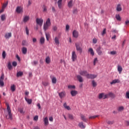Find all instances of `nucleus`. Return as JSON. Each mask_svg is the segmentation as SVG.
Listing matches in <instances>:
<instances>
[{"mask_svg": "<svg viewBox=\"0 0 129 129\" xmlns=\"http://www.w3.org/2000/svg\"><path fill=\"white\" fill-rule=\"evenodd\" d=\"M11 90H12V91H13V92H14V91H16V86H15V85H13L12 86H11Z\"/></svg>", "mask_w": 129, "mask_h": 129, "instance_id": "37", "label": "nucleus"}, {"mask_svg": "<svg viewBox=\"0 0 129 129\" xmlns=\"http://www.w3.org/2000/svg\"><path fill=\"white\" fill-rule=\"evenodd\" d=\"M42 84L43 85V86H48L49 85V83L48 82L46 81H42Z\"/></svg>", "mask_w": 129, "mask_h": 129, "instance_id": "33", "label": "nucleus"}, {"mask_svg": "<svg viewBox=\"0 0 129 129\" xmlns=\"http://www.w3.org/2000/svg\"><path fill=\"white\" fill-rule=\"evenodd\" d=\"M117 12H121L122 9L121 8V5L120 4H118L116 7Z\"/></svg>", "mask_w": 129, "mask_h": 129, "instance_id": "19", "label": "nucleus"}, {"mask_svg": "<svg viewBox=\"0 0 129 129\" xmlns=\"http://www.w3.org/2000/svg\"><path fill=\"white\" fill-rule=\"evenodd\" d=\"M4 85H5V83H4V81L0 80V86H2L3 87V86H4Z\"/></svg>", "mask_w": 129, "mask_h": 129, "instance_id": "51", "label": "nucleus"}, {"mask_svg": "<svg viewBox=\"0 0 129 129\" xmlns=\"http://www.w3.org/2000/svg\"><path fill=\"white\" fill-rule=\"evenodd\" d=\"M106 29H104V30H103V32H102V35H104V34H106Z\"/></svg>", "mask_w": 129, "mask_h": 129, "instance_id": "58", "label": "nucleus"}, {"mask_svg": "<svg viewBox=\"0 0 129 129\" xmlns=\"http://www.w3.org/2000/svg\"><path fill=\"white\" fill-rule=\"evenodd\" d=\"M106 122L107 123V124H113V123H114V121L107 120L106 121Z\"/></svg>", "mask_w": 129, "mask_h": 129, "instance_id": "38", "label": "nucleus"}, {"mask_svg": "<svg viewBox=\"0 0 129 129\" xmlns=\"http://www.w3.org/2000/svg\"><path fill=\"white\" fill-rule=\"evenodd\" d=\"M98 62V60H97V57H96L94 58V65L95 66V65L96 64V62Z\"/></svg>", "mask_w": 129, "mask_h": 129, "instance_id": "49", "label": "nucleus"}, {"mask_svg": "<svg viewBox=\"0 0 129 129\" xmlns=\"http://www.w3.org/2000/svg\"><path fill=\"white\" fill-rule=\"evenodd\" d=\"M80 116L83 121H84V122H87V119H86V117H85V116H84L83 114H81Z\"/></svg>", "mask_w": 129, "mask_h": 129, "instance_id": "20", "label": "nucleus"}, {"mask_svg": "<svg viewBox=\"0 0 129 129\" xmlns=\"http://www.w3.org/2000/svg\"><path fill=\"white\" fill-rule=\"evenodd\" d=\"M54 42L57 46H58V45H59V44H60V42L59 41V37L56 36L54 38Z\"/></svg>", "mask_w": 129, "mask_h": 129, "instance_id": "14", "label": "nucleus"}, {"mask_svg": "<svg viewBox=\"0 0 129 129\" xmlns=\"http://www.w3.org/2000/svg\"><path fill=\"white\" fill-rule=\"evenodd\" d=\"M12 65H13V66H14V67H16L17 66V65H18V63L16 61H14L12 63Z\"/></svg>", "mask_w": 129, "mask_h": 129, "instance_id": "56", "label": "nucleus"}, {"mask_svg": "<svg viewBox=\"0 0 129 129\" xmlns=\"http://www.w3.org/2000/svg\"><path fill=\"white\" fill-rule=\"evenodd\" d=\"M126 98L129 99V92H126Z\"/></svg>", "mask_w": 129, "mask_h": 129, "instance_id": "64", "label": "nucleus"}, {"mask_svg": "<svg viewBox=\"0 0 129 129\" xmlns=\"http://www.w3.org/2000/svg\"><path fill=\"white\" fill-rule=\"evenodd\" d=\"M78 32L76 30H74L73 32V36L74 38H78Z\"/></svg>", "mask_w": 129, "mask_h": 129, "instance_id": "12", "label": "nucleus"}, {"mask_svg": "<svg viewBox=\"0 0 129 129\" xmlns=\"http://www.w3.org/2000/svg\"><path fill=\"white\" fill-rule=\"evenodd\" d=\"M32 64L33 65L36 66L37 64H38V61H33Z\"/></svg>", "mask_w": 129, "mask_h": 129, "instance_id": "59", "label": "nucleus"}, {"mask_svg": "<svg viewBox=\"0 0 129 129\" xmlns=\"http://www.w3.org/2000/svg\"><path fill=\"white\" fill-rule=\"evenodd\" d=\"M77 79L79 81V82H83V78L81 76L78 75Z\"/></svg>", "mask_w": 129, "mask_h": 129, "instance_id": "24", "label": "nucleus"}, {"mask_svg": "<svg viewBox=\"0 0 129 129\" xmlns=\"http://www.w3.org/2000/svg\"><path fill=\"white\" fill-rule=\"evenodd\" d=\"M49 27H50L49 25H47V24H45V23L44 24L43 29L45 32H46V31H47V29H49Z\"/></svg>", "mask_w": 129, "mask_h": 129, "instance_id": "30", "label": "nucleus"}, {"mask_svg": "<svg viewBox=\"0 0 129 129\" xmlns=\"http://www.w3.org/2000/svg\"><path fill=\"white\" fill-rule=\"evenodd\" d=\"M38 118H39V117L38 116V115H36L34 117L33 120L37 121V120H38Z\"/></svg>", "mask_w": 129, "mask_h": 129, "instance_id": "57", "label": "nucleus"}, {"mask_svg": "<svg viewBox=\"0 0 129 129\" xmlns=\"http://www.w3.org/2000/svg\"><path fill=\"white\" fill-rule=\"evenodd\" d=\"M75 45L77 51H79L80 53H82V48L81 47V44L80 43H76Z\"/></svg>", "mask_w": 129, "mask_h": 129, "instance_id": "2", "label": "nucleus"}, {"mask_svg": "<svg viewBox=\"0 0 129 129\" xmlns=\"http://www.w3.org/2000/svg\"><path fill=\"white\" fill-rule=\"evenodd\" d=\"M73 3V0H71L70 2H69L68 4V7L69 8H70V9H71V8H72L73 5L72 4Z\"/></svg>", "mask_w": 129, "mask_h": 129, "instance_id": "25", "label": "nucleus"}, {"mask_svg": "<svg viewBox=\"0 0 129 129\" xmlns=\"http://www.w3.org/2000/svg\"><path fill=\"white\" fill-rule=\"evenodd\" d=\"M51 81H52V83H53V84H56V83H57V79H56L55 77H53L51 78Z\"/></svg>", "mask_w": 129, "mask_h": 129, "instance_id": "27", "label": "nucleus"}, {"mask_svg": "<svg viewBox=\"0 0 129 129\" xmlns=\"http://www.w3.org/2000/svg\"><path fill=\"white\" fill-rule=\"evenodd\" d=\"M43 121L44 122V125H48V124H49V120L48 119V117H45L44 118Z\"/></svg>", "mask_w": 129, "mask_h": 129, "instance_id": "15", "label": "nucleus"}, {"mask_svg": "<svg viewBox=\"0 0 129 129\" xmlns=\"http://www.w3.org/2000/svg\"><path fill=\"white\" fill-rule=\"evenodd\" d=\"M40 42V44L41 45H43V44H44V43H45V38L43 37H41Z\"/></svg>", "mask_w": 129, "mask_h": 129, "instance_id": "32", "label": "nucleus"}, {"mask_svg": "<svg viewBox=\"0 0 129 129\" xmlns=\"http://www.w3.org/2000/svg\"><path fill=\"white\" fill-rule=\"evenodd\" d=\"M57 5L59 9H62V0H58Z\"/></svg>", "mask_w": 129, "mask_h": 129, "instance_id": "26", "label": "nucleus"}, {"mask_svg": "<svg viewBox=\"0 0 129 129\" xmlns=\"http://www.w3.org/2000/svg\"><path fill=\"white\" fill-rule=\"evenodd\" d=\"M89 52H90L92 56H94V51H93V49L90 48L89 49Z\"/></svg>", "mask_w": 129, "mask_h": 129, "instance_id": "31", "label": "nucleus"}, {"mask_svg": "<svg viewBox=\"0 0 129 129\" xmlns=\"http://www.w3.org/2000/svg\"><path fill=\"white\" fill-rule=\"evenodd\" d=\"M45 36L47 41H49L50 39V33L45 32Z\"/></svg>", "mask_w": 129, "mask_h": 129, "instance_id": "35", "label": "nucleus"}, {"mask_svg": "<svg viewBox=\"0 0 129 129\" xmlns=\"http://www.w3.org/2000/svg\"><path fill=\"white\" fill-rule=\"evenodd\" d=\"M23 75H24V73H23L22 72H18L17 74V76L18 77L23 76Z\"/></svg>", "mask_w": 129, "mask_h": 129, "instance_id": "34", "label": "nucleus"}, {"mask_svg": "<svg viewBox=\"0 0 129 129\" xmlns=\"http://www.w3.org/2000/svg\"><path fill=\"white\" fill-rule=\"evenodd\" d=\"M52 11L53 13H56V9L54 7H52Z\"/></svg>", "mask_w": 129, "mask_h": 129, "instance_id": "60", "label": "nucleus"}, {"mask_svg": "<svg viewBox=\"0 0 129 129\" xmlns=\"http://www.w3.org/2000/svg\"><path fill=\"white\" fill-rule=\"evenodd\" d=\"M120 82V81L118 79H115L113 80L111 82H110V84L112 85V84H115V83H119Z\"/></svg>", "mask_w": 129, "mask_h": 129, "instance_id": "17", "label": "nucleus"}, {"mask_svg": "<svg viewBox=\"0 0 129 129\" xmlns=\"http://www.w3.org/2000/svg\"><path fill=\"white\" fill-rule=\"evenodd\" d=\"M45 62L46 64H50L51 63V58L49 56H47L45 58Z\"/></svg>", "mask_w": 129, "mask_h": 129, "instance_id": "23", "label": "nucleus"}, {"mask_svg": "<svg viewBox=\"0 0 129 129\" xmlns=\"http://www.w3.org/2000/svg\"><path fill=\"white\" fill-rule=\"evenodd\" d=\"M11 37H12V33L11 32L7 33L5 35V37L6 38V39H10V38H11Z\"/></svg>", "mask_w": 129, "mask_h": 129, "instance_id": "18", "label": "nucleus"}, {"mask_svg": "<svg viewBox=\"0 0 129 129\" xmlns=\"http://www.w3.org/2000/svg\"><path fill=\"white\" fill-rule=\"evenodd\" d=\"M7 110L8 112V115H6V118L7 119H13V115L12 114V111L11 110V107L9 104H7Z\"/></svg>", "mask_w": 129, "mask_h": 129, "instance_id": "1", "label": "nucleus"}, {"mask_svg": "<svg viewBox=\"0 0 129 129\" xmlns=\"http://www.w3.org/2000/svg\"><path fill=\"white\" fill-rule=\"evenodd\" d=\"M44 22V20L42 18H37L36 19V24L42 27L43 25V23Z\"/></svg>", "mask_w": 129, "mask_h": 129, "instance_id": "3", "label": "nucleus"}, {"mask_svg": "<svg viewBox=\"0 0 129 129\" xmlns=\"http://www.w3.org/2000/svg\"><path fill=\"white\" fill-rule=\"evenodd\" d=\"M79 74H80V75H81L82 76H85L86 77H88V72H87V71H81L79 72Z\"/></svg>", "mask_w": 129, "mask_h": 129, "instance_id": "5", "label": "nucleus"}, {"mask_svg": "<svg viewBox=\"0 0 129 129\" xmlns=\"http://www.w3.org/2000/svg\"><path fill=\"white\" fill-rule=\"evenodd\" d=\"M115 18L117 21H121V18H120V16H119V15H116Z\"/></svg>", "mask_w": 129, "mask_h": 129, "instance_id": "39", "label": "nucleus"}, {"mask_svg": "<svg viewBox=\"0 0 129 129\" xmlns=\"http://www.w3.org/2000/svg\"><path fill=\"white\" fill-rule=\"evenodd\" d=\"M2 21H5L6 20V15L4 14L1 16Z\"/></svg>", "mask_w": 129, "mask_h": 129, "instance_id": "46", "label": "nucleus"}, {"mask_svg": "<svg viewBox=\"0 0 129 129\" xmlns=\"http://www.w3.org/2000/svg\"><path fill=\"white\" fill-rule=\"evenodd\" d=\"M93 43L94 44H96V43H97V39L96 38L93 39Z\"/></svg>", "mask_w": 129, "mask_h": 129, "instance_id": "54", "label": "nucleus"}, {"mask_svg": "<svg viewBox=\"0 0 129 129\" xmlns=\"http://www.w3.org/2000/svg\"><path fill=\"white\" fill-rule=\"evenodd\" d=\"M2 56L3 59H6V56H7V54L6 53V51H3V53H2Z\"/></svg>", "mask_w": 129, "mask_h": 129, "instance_id": "44", "label": "nucleus"}, {"mask_svg": "<svg viewBox=\"0 0 129 129\" xmlns=\"http://www.w3.org/2000/svg\"><path fill=\"white\" fill-rule=\"evenodd\" d=\"M8 67L9 70H11V69H12V63H11V62L8 63Z\"/></svg>", "mask_w": 129, "mask_h": 129, "instance_id": "48", "label": "nucleus"}, {"mask_svg": "<svg viewBox=\"0 0 129 129\" xmlns=\"http://www.w3.org/2000/svg\"><path fill=\"white\" fill-rule=\"evenodd\" d=\"M96 52L98 55H102V51L101 50V47L98 46L96 49Z\"/></svg>", "mask_w": 129, "mask_h": 129, "instance_id": "9", "label": "nucleus"}, {"mask_svg": "<svg viewBox=\"0 0 129 129\" xmlns=\"http://www.w3.org/2000/svg\"><path fill=\"white\" fill-rule=\"evenodd\" d=\"M68 88H69L70 89H75V86H72V85H69L68 86Z\"/></svg>", "mask_w": 129, "mask_h": 129, "instance_id": "53", "label": "nucleus"}, {"mask_svg": "<svg viewBox=\"0 0 129 129\" xmlns=\"http://www.w3.org/2000/svg\"><path fill=\"white\" fill-rule=\"evenodd\" d=\"M96 117H98V115L91 116L89 117V119H92L96 118Z\"/></svg>", "mask_w": 129, "mask_h": 129, "instance_id": "45", "label": "nucleus"}, {"mask_svg": "<svg viewBox=\"0 0 129 129\" xmlns=\"http://www.w3.org/2000/svg\"><path fill=\"white\" fill-rule=\"evenodd\" d=\"M97 77V75H93V74H88V77L87 78L88 79H94V78H96Z\"/></svg>", "mask_w": 129, "mask_h": 129, "instance_id": "8", "label": "nucleus"}, {"mask_svg": "<svg viewBox=\"0 0 129 129\" xmlns=\"http://www.w3.org/2000/svg\"><path fill=\"white\" fill-rule=\"evenodd\" d=\"M46 25H48V26H51V20L50 19V18H48L46 21V23H44Z\"/></svg>", "mask_w": 129, "mask_h": 129, "instance_id": "29", "label": "nucleus"}, {"mask_svg": "<svg viewBox=\"0 0 129 129\" xmlns=\"http://www.w3.org/2000/svg\"><path fill=\"white\" fill-rule=\"evenodd\" d=\"M8 4H9V2H7L5 4H3V9H6V8H7V6H8Z\"/></svg>", "mask_w": 129, "mask_h": 129, "instance_id": "47", "label": "nucleus"}, {"mask_svg": "<svg viewBox=\"0 0 129 129\" xmlns=\"http://www.w3.org/2000/svg\"><path fill=\"white\" fill-rule=\"evenodd\" d=\"M27 48L25 47H24L22 48V53L23 54H27Z\"/></svg>", "mask_w": 129, "mask_h": 129, "instance_id": "36", "label": "nucleus"}, {"mask_svg": "<svg viewBox=\"0 0 129 129\" xmlns=\"http://www.w3.org/2000/svg\"><path fill=\"white\" fill-rule=\"evenodd\" d=\"M25 31H26V35H27V36H29V29L28 28V27H26Z\"/></svg>", "mask_w": 129, "mask_h": 129, "instance_id": "50", "label": "nucleus"}, {"mask_svg": "<svg viewBox=\"0 0 129 129\" xmlns=\"http://www.w3.org/2000/svg\"><path fill=\"white\" fill-rule=\"evenodd\" d=\"M117 70H118L119 74H121V72L122 71V67H121V66H117Z\"/></svg>", "mask_w": 129, "mask_h": 129, "instance_id": "28", "label": "nucleus"}, {"mask_svg": "<svg viewBox=\"0 0 129 129\" xmlns=\"http://www.w3.org/2000/svg\"><path fill=\"white\" fill-rule=\"evenodd\" d=\"M43 12H47V7L45 6H43Z\"/></svg>", "mask_w": 129, "mask_h": 129, "instance_id": "61", "label": "nucleus"}, {"mask_svg": "<svg viewBox=\"0 0 129 129\" xmlns=\"http://www.w3.org/2000/svg\"><path fill=\"white\" fill-rule=\"evenodd\" d=\"M125 124H126V125H127V126H128V125H129V121H125Z\"/></svg>", "mask_w": 129, "mask_h": 129, "instance_id": "63", "label": "nucleus"}, {"mask_svg": "<svg viewBox=\"0 0 129 129\" xmlns=\"http://www.w3.org/2000/svg\"><path fill=\"white\" fill-rule=\"evenodd\" d=\"M4 79H5V75L3 74L0 78V80H2V81H4Z\"/></svg>", "mask_w": 129, "mask_h": 129, "instance_id": "52", "label": "nucleus"}, {"mask_svg": "<svg viewBox=\"0 0 129 129\" xmlns=\"http://www.w3.org/2000/svg\"><path fill=\"white\" fill-rule=\"evenodd\" d=\"M92 84L93 87H96V86H97V84H96V82L94 80H93L92 81Z\"/></svg>", "mask_w": 129, "mask_h": 129, "instance_id": "41", "label": "nucleus"}, {"mask_svg": "<svg viewBox=\"0 0 129 129\" xmlns=\"http://www.w3.org/2000/svg\"><path fill=\"white\" fill-rule=\"evenodd\" d=\"M71 94L72 96H76V95L78 94V92L76 90H73V91H71Z\"/></svg>", "mask_w": 129, "mask_h": 129, "instance_id": "13", "label": "nucleus"}, {"mask_svg": "<svg viewBox=\"0 0 129 129\" xmlns=\"http://www.w3.org/2000/svg\"><path fill=\"white\" fill-rule=\"evenodd\" d=\"M25 99L26 101L27 102V103L28 104H32V102L33 101L32 99H29V98H27V97H25Z\"/></svg>", "mask_w": 129, "mask_h": 129, "instance_id": "22", "label": "nucleus"}, {"mask_svg": "<svg viewBox=\"0 0 129 129\" xmlns=\"http://www.w3.org/2000/svg\"><path fill=\"white\" fill-rule=\"evenodd\" d=\"M22 46H27L28 45V43H27V40H23L22 42Z\"/></svg>", "mask_w": 129, "mask_h": 129, "instance_id": "40", "label": "nucleus"}, {"mask_svg": "<svg viewBox=\"0 0 129 129\" xmlns=\"http://www.w3.org/2000/svg\"><path fill=\"white\" fill-rule=\"evenodd\" d=\"M68 116L70 119H74V117L73 116V115L71 114H68Z\"/></svg>", "mask_w": 129, "mask_h": 129, "instance_id": "43", "label": "nucleus"}, {"mask_svg": "<svg viewBox=\"0 0 129 129\" xmlns=\"http://www.w3.org/2000/svg\"><path fill=\"white\" fill-rule=\"evenodd\" d=\"M29 20H30V17L28 16H24L23 18L24 23H27Z\"/></svg>", "mask_w": 129, "mask_h": 129, "instance_id": "21", "label": "nucleus"}, {"mask_svg": "<svg viewBox=\"0 0 129 129\" xmlns=\"http://www.w3.org/2000/svg\"><path fill=\"white\" fill-rule=\"evenodd\" d=\"M16 11L17 14H21V13H23V7L21 6H18Z\"/></svg>", "mask_w": 129, "mask_h": 129, "instance_id": "7", "label": "nucleus"}, {"mask_svg": "<svg viewBox=\"0 0 129 129\" xmlns=\"http://www.w3.org/2000/svg\"><path fill=\"white\" fill-rule=\"evenodd\" d=\"M124 109V107L123 106H120L118 108V111H122Z\"/></svg>", "mask_w": 129, "mask_h": 129, "instance_id": "42", "label": "nucleus"}, {"mask_svg": "<svg viewBox=\"0 0 129 129\" xmlns=\"http://www.w3.org/2000/svg\"><path fill=\"white\" fill-rule=\"evenodd\" d=\"M58 95L60 98H63V97H65L66 93H65V92H61L60 93H58Z\"/></svg>", "mask_w": 129, "mask_h": 129, "instance_id": "11", "label": "nucleus"}, {"mask_svg": "<svg viewBox=\"0 0 129 129\" xmlns=\"http://www.w3.org/2000/svg\"><path fill=\"white\" fill-rule=\"evenodd\" d=\"M110 54H111V55H115V54H116V51H112L110 52Z\"/></svg>", "mask_w": 129, "mask_h": 129, "instance_id": "55", "label": "nucleus"}, {"mask_svg": "<svg viewBox=\"0 0 129 129\" xmlns=\"http://www.w3.org/2000/svg\"><path fill=\"white\" fill-rule=\"evenodd\" d=\"M108 97V95L104 94V93H102L99 95L98 98L99 99H106Z\"/></svg>", "mask_w": 129, "mask_h": 129, "instance_id": "4", "label": "nucleus"}, {"mask_svg": "<svg viewBox=\"0 0 129 129\" xmlns=\"http://www.w3.org/2000/svg\"><path fill=\"white\" fill-rule=\"evenodd\" d=\"M78 126H79V127H80V128L83 129H84L85 128V127H86V126L84 125V123H83V122L82 121L79 122Z\"/></svg>", "mask_w": 129, "mask_h": 129, "instance_id": "10", "label": "nucleus"}, {"mask_svg": "<svg viewBox=\"0 0 129 129\" xmlns=\"http://www.w3.org/2000/svg\"><path fill=\"white\" fill-rule=\"evenodd\" d=\"M72 59L73 62L76 61V59H77V55H76V52L75 51H73L72 53Z\"/></svg>", "mask_w": 129, "mask_h": 129, "instance_id": "6", "label": "nucleus"}, {"mask_svg": "<svg viewBox=\"0 0 129 129\" xmlns=\"http://www.w3.org/2000/svg\"><path fill=\"white\" fill-rule=\"evenodd\" d=\"M19 110L20 113H24V110H23L22 108L19 109Z\"/></svg>", "mask_w": 129, "mask_h": 129, "instance_id": "62", "label": "nucleus"}, {"mask_svg": "<svg viewBox=\"0 0 129 129\" xmlns=\"http://www.w3.org/2000/svg\"><path fill=\"white\" fill-rule=\"evenodd\" d=\"M106 95H108V97L110 96V97H111V98H115V95L112 92H109L107 94H106Z\"/></svg>", "mask_w": 129, "mask_h": 129, "instance_id": "16", "label": "nucleus"}]
</instances>
